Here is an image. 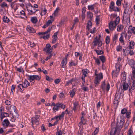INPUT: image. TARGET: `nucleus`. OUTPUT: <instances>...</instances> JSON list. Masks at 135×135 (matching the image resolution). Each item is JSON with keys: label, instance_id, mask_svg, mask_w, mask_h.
I'll use <instances>...</instances> for the list:
<instances>
[{"label": "nucleus", "instance_id": "7", "mask_svg": "<svg viewBox=\"0 0 135 135\" xmlns=\"http://www.w3.org/2000/svg\"><path fill=\"white\" fill-rule=\"evenodd\" d=\"M121 97V94L118 92L116 93L115 95L114 100V104H118L119 100Z\"/></svg>", "mask_w": 135, "mask_h": 135}, {"label": "nucleus", "instance_id": "35", "mask_svg": "<svg viewBox=\"0 0 135 135\" xmlns=\"http://www.w3.org/2000/svg\"><path fill=\"white\" fill-rule=\"evenodd\" d=\"M97 37H96L95 38V40L93 42V44H94V46H96L97 44H98L99 41V38L97 39Z\"/></svg>", "mask_w": 135, "mask_h": 135}, {"label": "nucleus", "instance_id": "5", "mask_svg": "<svg viewBox=\"0 0 135 135\" xmlns=\"http://www.w3.org/2000/svg\"><path fill=\"white\" fill-rule=\"evenodd\" d=\"M39 117V115H36L35 117L32 118L31 122L32 126L35 124L36 125L38 124L40 120Z\"/></svg>", "mask_w": 135, "mask_h": 135}, {"label": "nucleus", "instance_id": "11", "mask_svg": "<svg viewBox=\"0 0 135 135\" xmlns=\"http://www.w3.org/2000/svg\"><path fill=\"white\" fill-rule=\"evenodd\" d=\"M128 32L129 34L133 33V34L135 35V28L134 27H132L131 26H130L128 29Z\"/></svg>", "mask_w": 135, "mask_h": 135}, {"label": "nucleus", "instance_id": "40", "mask_svg": "<svg viewBox=\"0 0 135 135\" xmlns=\"http://www.w3.org/2000/svg\"><path fill=\"white\" fill-rule=\"evenodd\" d=\"M95 51H96L98 55L102 54L103 53V52L102 50H95Z\"/></svg>", "mask_w": 135, "mask_h": 135}, {"label": "nucleus", "instance_id": "61", "mask_svg": "<svg viewBox=\"0 0 135 135\" xmlns=\"http://www.w3.org/2000/svg\"><path fill=\"white\" fill-rule=\"evenodd\" d=\"M128 135H133V132L131 128H130L128 132Z\"/></svg>", "mask_w": 135, "mask_h": 135}, {"label": "nucleus", "instance_id": "41", "mask_svg": "<svg viewBox=\"0 0 135 135\" xmlns=\"http://www.w3.org/2000/svg\"><path fill=\"white\" fill-rule=\"evenodd\" d=\"M50 37V35L49 34H47L46 35H45L43 36H40V38H43L45 40H46L48 38H49Z\"/></svg>", "mask_w": 135, "mask_h": 135}, {"label": "nucleus", "instance_id": "21", "mask_svg": "<svg viewBox=\"0 0 135 135\" xmlns=\"http://www.w3.org/2000/svg\"><path fill=\"white\" fill-rule=\"evenodd\" d=\"M93 15V14L92 13L90 12H87V17L90 19V20H92Z\"/></svg>", "mask_w": 135, "mask_h": 135}, {"label": "nucleus", "instance_id": "49", "mask_svg": "<svg viewBox=\"0 0 135 135\" xmlns=\"http://www.w3.org/2000/svg\"><path fill=\"white\" fill-rule=\"evenodd\" d=\"M105 88L107 91H108L109 89L110 88V85L108 83L106 85H105Z\"/></svg>", "mask_w": 135, "mask_h": 135}, {"label": "nucleus", "instance_id": "63", "mask_svg": "<svg viewBox=\"0 0 135 135\" xmlns=\"http://www.w3.org/2000/svg\"><path fill=\"white\" fill-rule=\"evenodd\" d=\"M57 135H62V132L61 130H57Z\"/></svg>", "mask_w": 135, "mask_h": 135}, {"label": "nucleus", "instance_id": "8", "mask_svg": "<svg viewBox=\"0 0 135 135\" xmlns=\"http://www.w3.org/2000/svg\"><path fill=\"white\" fill-rule=\"evenodd\" d=\"M117 25L113 21H112L109 23V27L110 30L112 31L115 29Z\"/></svg>", "mask_w": 135, "mask_h": 135}, {"label": "nucleus", "instance_id": "54", "mask_svg": "<svg viewBox=\"0 0 135 135\" xmlns=\"http://www.w3.org/2000/svg\"><path fill=\"white\" fill-rule=\"evenodd\" d=\"M100 21V17L99 16H97L96 17V23L98 25L99 23V22Z\"/></svg>", "mask_w": 135, "mask_h": 135}, {"label": "nucleus", "instance_id": "47", "mask_svg": "<svg viewBox=\"0 0 135 135\" xmlns=\"http://www.w3.org/2000/svg\"><path fill=\"white\" fill-rule=\"evenodd\" d=\"M94 59H95V62L96 63H97V64L98 65H99L100 64V61L98 59L96 58L95 57H94Z\"/></svg>", "mask_w": 135, "mask_h": 135}, {"label": "nucleus", "instance_id": "48", "mask_svg": "<svg viewBox=\"0 0 135 135\" xmlns=\"http://www.w3.org/2000/svg\"><path fill=\"white\" fill-rule=\"evenodd\" d=\"M127 109L125 108H124L123 109L121 110V113L122 114H125L127 113Z\"/></svg>", "mask_w": 135, "mask_h": 135}, {"label": "nucleus", "instance_id": "32", "mask_svg": "<svg viewBox=\"0 0 135 135\" xmlns=\"http://www.w3.org/2000/svg\"><path fill=\"white\" fill-rule=\"evenodd\" d=\"M99 57L103 63L105 61V58L104 56H100Z\"/></svg>", "mask_w": 135, "mask_h": 135}, {"label": "nucleus", "instance_id": "57", "mask_svg": "<svg viewBox=\"0 0 135 135\" xmlns=\"http://www.w3.org/2000/svg\"><path fill=\"white\" fill-rule=\"evenodd\" d=\"M122 47L120 45L117 46V47L116 50L118 51H121Z\"/></svg>", "mask_w": 135, "mask_h": 135}, {"label": "nucleus", "instance_id": "64", "mask_svg": "<svg viewBox=\"0 0 135 135\" xmlns=\"http://www.w3.org/2000/svg\"><path fill=\"white\" fill-rule=\"evenodd\" d=\"M20 15L22 16H25V13L23 10H22L20 12Z\"/></svg>", "mask_w": 135, "mask_h": 135}, {"label": "nucleus", "instance_id": "26", "mask_svg": "<svg viewBox=\"0 0 135 135\" xmlns=\"http://www.w3.org/2000/svg\"><path fill=\"white\" fill-rule=\"evenodd\" d=\"M31 22L34 23H36L37 21V20L36 17H31Z\"/></svg>", "mask_w": 135, "mask_h": 135}, {"label": "nucleus", "instance_id": "29", "mask_svg": "<svg viewBox=\"0 0 135 135\" xmlns=\"http://www.w3.org/2000/svg\"><path fill=\"white\" fill-rule=\"evenodd\" d=\"M17 86L18 89L21 92H22L24 90V89H23L24 87H23L22 84H20Z\"/></svg>", "mask_w": 135, "mask_h": 135}, {"label": "nucleus", "instance_id": "56", "mask_svg": "<svg viewBox=\"0 0 135 135\" xmlns=\"http://www.w3.org/2000/svg\"><path fill=\"white\" fill-rule=\"evenodd\" d=\"M70 96L71 97H72L75 94V93L74 90L70 91Z\"/></svg>", "mask_w": 135, "mask_h": 135}, {"label": "nucleus", "instance_id": "13", "mask_svg": "<svg viewBox=\"0 0 135 135\" xmlns=\"http://www.w3.org/2000/svg\"><path fill=\"white\" fill-rule=\"evenodd\" d=\"M124 123V122H123L121 121L119 123V125H118L117 124L116 127L115 128V130L114 131V133H115L116 131H117L118 128H121L123 127Z\"/></svg>", "mask_w": 135, "mask_h": 135}, {"label": "nucleus", "instance_id": "53", "mask_svg": "<svg viewBox=\"0 0 135 135\" xmlns=\"http://www.w3.org/2000/svg\"><path fill=\"white\" fill-rule=\"evenodd\" d=\"M46 80L49 81H51L53 80V79L52 78H50L49 76L47 75L46 76Z\"/></svg>", "mask_w": 135, "mask_h": 135}, {"label": "nucleus", "instance_id": "44", "mask_svg": "<svg viewBox=\"0 0 135 135\" xmlns=\"http://www.w3.org/2000/svg\"><path fill=\"white\" fill-rule=\"evenodd\" d=\"M114 3L113 2H111L110 5L109 6L110 8L111 9V10L114 8Z\"/></svg>", "mask_w": 135, "mask_h": 135}, {"label": "nucleus", "instance_id": "62", "mask_svg": "<svg viewBox=\"0 0 135 135\" xmlns=\"http://www.w3.org/2000/svg\"><path fill=\"white\" fill-rule=\"evenodd\" d=\"M61 80L60 79H57L55 80L54 81L55 83L56 84H59L60 81Z\"/></svg>", "mask_w": 135, "mask_h": 135}, {"label": "nucleus", "instance_id": "9", "mask_svg": "<svg viewBox=\"0 0 135 135\" xmlns=\"http://www.w3.org/2000/svg\"><path fill=\"white\" fill-rule=\"evenodd\" d=\"M124 36L126 39H127V34H126L125 33L122 32L120 34V37L119 38V41L121 43L124 45V41L123 40Z\"/></svg>", "mask_w": 135, "mask_h": 135}, {"label": "nucleus", "instance_id": "10", "mask_svg": "<svg viewBox=\"0 0 135 135\" xmlns=\"http://www.w3.org/2000/svg\"><path fill=\"white\" fill-rule=\"evenodd\" d=\"M123 21L125 24H128L130 22V18L128 15H124L123 16Z\"/></svg>", "mask_w": 135, "mask_h": 135}, {"label": "nucleus", "instance_id": "43", "mask_svg": "<svg viewBox=\"0 0 135 135\" xmlns=\"http://www.w3.org/2000/svg\"><path fill=\"white\" fill-rule=\"evenodd\" d=\"M82 72H83V76H86V74H87V69H83L82 70Z\"/></svg>", "mask_w": 135, "mask_h": 135}, {"label": "nucleus", "instance_id": "31", "mask_svg": "<svg viewBox=\"0 0 135 135\" xmlns=\"http://www.w3.org/2000/svg\"><path fill=\"white\" fill-rule=\"evenodd\" d=\"M95 7V4L89 5L88 6V9L89 10H93Z\"/></svg>", "mask_w": 135, "mask_h": 135}, {"label": "nucleus", "instance_id": "1", "mask_svg": "<svg viewBox=\"0 0 135 135\" xmlns=\"http://www.w3.org/2000/svg\"><path fill=\"white\" fill-rule=\"evenodd\" d=\"M121 88L124 91L127 90L130 85V81L129 80L126 81H121Z\"/></svg>", "mask_w": 135, "mask_h": 135}, {"label": "nucleus", "instance_id": "14", "mask_svg": "<svg viewBox=\"0 0 135 135\" xmlns=\"http://www.w3.org/2000/svg\"><path fill=\"white\" fill-rule=\"evenodd\" d=\"M16 108L15 106L14 105H11V106H10L9 109V112H10V114H12V115H13V113H12V112H14L15 113H16Z\"/></svg>", "mask_w": 135, "mask_h": 135}, {"label": "nucleus", "instance_id": "36", "mask_svg": "<svg viewBox=\"0 0 135 135\" xmlns=\"http://www.w3.org/2000/svg\"><path fill=\"white\" fill-rule=\"evenodd\" d=\"M52 49L51 47L47 48H45V51L47 53L51 54L52 52Z\"/></svg>", "mask_w": 135, "mask_h": 135}, {"label": "nucleus", "instance_id": "23", "mask_svg": "<svg viewBox=\"0 0 135 135\" xmlns=\"http://www.w3.org/2000/svg\"><path fill=\"white\" fill-rule=\"evenodd\" d=\"M51 28V27H49L47 31L44 32H39L38 33V34L39 35H45L48 32H50Z\"/></svg>", "mask_w": 135, "mask_h": 135}, {"label": "nucleus", "instance_id": "51", "mask_svg": "<svg viewBox=\"0 0 135 135\" xmlns=\"http://www.w3.org/2000/svg\"><path fill=\"white\" fill-rule=\"evenodd\" d=\"M1 6L2 7L4 8L7 7V4L5 2H3L1 4Z\"/></svg>", "mask_w": 135, "mask_h": 135}, {"label": "nucleus", "instance_id": "20", "mask_svg": "<svg viewBox=\"0 0 135 135\" xmlns=\"http://www.w3.org/2000/svg\"><path fill=\"white\" fill-rule=\"evenodd\" d=\"M126 73L123 71L122 73L121 76V81L127 80L126 79Z\"/></svg>", "mask_w": 135, "mask_h": 135}, {"label": "nucleus", "instance_id": "39", "mask_svg": "<svg viewBox=\"0 0 135 135\" xmlns=\"http://www.w3.org/2000/svg\"><path fill=\"white\" fill-rule=\"evenodd\" d=\"M105 81H103L102 83V85L101 86V88L102 89L103 91H104L105 89Z\"/></svg>", "mask_w": 135, "mask_h": 135}, {"label": "nucleus", "instance_id": "58", "mask_svg": "<svg viewBox=\"0 0 135 135\" xmlns=\"http://www.w3.org/2000/svg\"><path fill=\"white\" fill-rule=\"evenodd\" d=\"M122 1L120 0H117L116 2L117 5L118 6H120L121 4V1Z\"/></svg>", "mask_w": 135, "mask_h": 135}, {"label": "nucleus", "instance_id": "27", "mask_svg": "<svg viewBox=\"0 0 135 135\" xmlns=\"http://www.w3.org/2000/svg\"><path fill=\"white\" fill-rule=\"evenodd\" d=\"M60 9L59 7L57 8L53 13L55 16L57 17L58 15V13L59 12Z\"/></svg>", "mask_w": 135, "mask_h": 135}, {"label": "nucleus", "instance_id": "19", "mask_svg": "<svg viewBox=\"0 0 135 135\" xmlns=\"http://www.w3.org/2000/svg\"><path fill=\"white\" fill-rule=\"evenodd\" d=\"M23 86L24 88H26L28 86H29L30 84L28 82L27 80H25L23 83Z\"/></svg>", "mask_w": 135, "mask_h": 135}, {"label": "nucleus", "instance_id": "59", "mask_svg": "<svg viewBox=\"0 0 135 135\" xmlns=\"http://www.w3.org/2000/svg\"><path fill=\"white\" fill-rule=\"evenodd\" d=\"M82 89L84 91H87L88 90V89L87 87H86L84 86V85H83V86L82 87Z\"/></svg>", "mask_w": 135, "mask_h": 135}, {"label": "nucleus", "instance_id": "3", "mask_svg": "<svg viewBox=\"0 0 135 135\" xmlns=\"http://www.w3.org/2000/svg\"><path fill=\"white\" fill-rule=\"evenodd\" d=\"M121 58L120 57L118 58V62L115 65V68H116V69L115 71H113V75L114 74V73H118L120 71V65L119 61H121Z\"/></svg>", "mask_w": 135, "mask_h": 135}, {"label": "nucleus", "instance_id": "38", "mask_svg": "<svg viewBox=\"0 0 135 135\" xmlns=\"http://www.w3.org/2000/svg\"><path fill=\"white\" fill-rule=\"evenodd\" d=\"M78 105V102H75L74 104V107L73 108V110L75 111L76 109V107Z\"/></svg>", "mask_w": 135, "mask_h": 135}, {"label": "nucleus", "instance_id": "45", "mask_svg": "<svg viewBox=\"0 0 135 135\" xmlns=\"http://www.w3.org/2000/svg\"><path fill=\"white\" fill-rule=\"evenodd\" d=\"M65 113L64 112H62L61 114L57 116V117L59 118V119H61L62 118H63L64 116Z\"/></svg>", "mask_w": 135, "mask_h": 135}, {"label": "nucleus", "instance_id": "17", "mask_svg": "<svg viewBox=\"0 0 135 135\" xmlns=\"http://www.w3.org/2000/svg\"><path fill=\"white\" fill-rule=\"evenodd\" d=\"M28 6L31 7L30 9H28V10L29 12H30L31 13V14H32L36 12V10L34 9V7L31 4H30Z\"/></svg>", "mask_w": 135, "mask_h": 135}, {"label": "nucleus", "instance_id": "25", "mask_svg": "<svg viewBox=\"0 0 135 135\" xmlns=\"http://www.w3.org/2000/svg\"><path fill=\"white\" fill-rule=\"evenodd\" d=\"M8 116V114L7 113L5 112L2 113L1 114V119L2 120V119H3V118L6 117Z\"/></svg>", "mask_w": 135, "mask_h": 135}, {"label": "nucleus", "instance_id": "4", "mask_svg": "<svg viewBox=\"0 0 135 135\" xmlns=\"http://www.w3.org/2000/svg\"><path fill=\"white\" fill-rule=\"evenodd\" d=\"M28 80L30 82L32 81H33L34 80H39L41 79V77L38 75H31L28 76Z\"/></svg>", "mask_w": 135, "mask_h": 135}, {"label": "nucleus", "instance_id": "33", "mask_svg": "<svg viewBox=\"0 0 135 135\" xmlns=\"http://www.w3.org/2000/svg\"><path fill=\"white\" fill-rule=\"evenodd\" d=\"M120 21V18L119 17H117L115 20L114 21H113L114 23H115L117 25L119 23Z\"/></svg>", "mask_w": 135, "mask_h": 135}, {"label": "nucleus", "instance_id": "37", "mask_svg": "<svg viewBox=\"0 0 135 135\" xmlns=\"http://www.w3.org/2000/svg\"><path fill=\"white\" fill-rule=\"evenodd\" d=\"M131 76L132 79L133 80H135V69H133L132 75Z\"/></svg>", "mask_w": 135, "mask_h": 135}, {"label": "nucleus", "instance_id": "60", "mask_svg": "<svg viewBox=\"0 0 135 135\" xmlns=\"http://www.w3.org/2000/svg\"><path fill=\"white\" fill-rule=\"evenodd\" d=\"M56 17V16H55L54 15V14L53 13L52 15V16H50V19H51V21H53L55 19V17Z\"/></svg>", "mask_w": 135, "mask_h": 135}, {"label": "nucleus", "instance_id": "24", "mask_svg": "<svg viewBox=\"0 0 135 135\" xmlns=\"http://www.w3.org/2000/svg\"><path fill=\"white\" fill-rule=\"evenodd\" d=\"M135 88V80H133L132 82V84L131 88L129 89V91L131 92Z\"/></svg>", "mask_w": 135, "mask_h": 135}, {"label": "nucleus", "instance_id": "46", "mask_svg": "<svg viewBox=\"0 0 135 135\" xmlns=\"http://www.w3.org/2000/svg\"><path fill=\"white\" fill-rule=\"evenodd\" d=\"M118 37V35L116 34L114 35V36L113 37V41H115V42L116 41V40L117 39Z\"/></svg>", "mask_w": 135, "mask_h": 135}, {"label": "nucleus", "instance_id": "28", "mask_svg": "<svg viewBox=\"0 0 135 135\" xmlns=\"http://www.w3.org/2000/svg\"><path fill=\"white\" fill-rule=\"evenodd\" d=\"M47 10L45 8H44L43 9H42V11L40 13V14L42 16L45 15L46 13Z\"/></svg>", "mask_w": 135, "mask_h": 135}, {"label": "nucleus", "instance_id": "42", "mask_svg": "<svg viewBox=\"0 0 135 135\" xmlns=\"http://www.w3.org/2000/svg\"><path fill=\"white\" fill-rule=\"evenodd\" d=\"M134 45V42L133 41H131L130 42V45L129 46V48L130 49H131L133 48V47Z\"/></svg>", "mask_w": 135, "mask_h": 135}, {"label": "nucleus", "instance_id": "50", "mask_svg": "<svg viewBox=\"0 0 135 135\" xmlns=\"http://www.w3.org/2000/svg\"><path fill=\"white\" fill-rule=\"evenodd\" d=\"M69 64L70 66H75L76 65L77 63L74 62L73 61H71L69 62Z\"/></svg>", "mask_w": 135, "mask_h": 135}, {"label": "nucleus", "instance_id": "2", "mask_svg": "<svg viewBox=\"0 0 135 135\" xmlns=\"http://www.w3.org/2000/svg\"><path fill=\"white\" fill-rule=\"evenodd\" d=\"M60 107L64 109L65 107V105H64L62 103H57L56 104L55 106L53 108V110L55 112L56 111H55V110H58Z\"/></svg>", "mask_w": 135, "mask_h": 135}, {"label": "nucleus", "instance_id": "30", "mask_svg": "<svg viewBox=\"0 0 135 135\" xmlns=\"http://www.w3.org/2000/svg\"><path fill=\"white\" fill-rule=\"evenodd\" d=\"M123 26L121 25L118 26L117 28V30L118 31H121L123 29Z\"/></svg>", "mask_w": 135, "mask_h": 135}, {"label": "nucleus", "instance_id": "52", "mask_svg": "<svg viewBox=\"0 0 135 135\" xmlns=\"http://www.w3.org/2000/svg\"><path fill=\"white\" fill-rule=\"evenodd\" d=\"M110 11H115L119 12L120 11V9L117 7H114V8L112 9V10H110Z\"/></svg>", "mask_w": 135, "mask_h": 135}, {"label": "nucleus", "instance_id": "55", "mask_svg": "<svg viewBox=\"0 0 135 135\" xmlns=\"http://www.w3.org/2000/svg\"><path fill=\"white\" fill-rule=\"evenodd\" d=\"M110 42V38L108 36H107L105 38V42L106 44H108Z\"/></svg>", "mask_w": 135, "mask_h": 135}, {"label": "nucleus", "instance_id": "18", "mask_svg": "<svg viewBox=\"0 0 135 135\" xmlns=\"http://www.w3.org/2000/svg\"><path fill=\"white\" fill-rule=\"evenodd\" d=\"M86 123V120L83 118V116H82L81 118V121L79 123V126L80 127L83 124H85Z\"/></svg>", "mask_w": 135, "mask_h": 135}, {"label": "nucleus", "instance_id": "34", "mask_svg": "<svg viewBox=\"0 0 135 135\" xmlns=\"http://www.w3.org/2000/svg\"><path fill=\"white\" fill-rule=\"evenodd\" d=\"M3 21L4 22L8 23L9 21V19L6 16H4L3 18Z\"/></svg>", "mask_w": 135, "mask_h": 135}, {"label": "nucleus", "instance_id": "22", "mask_svg": "<svg viewBox=\"0 0 135 135\" xmlns=\"http://www.w3.org/2000/svg\"><path fill=\"white\" fill-rule=\"evenodd\" d=\"M92 20H89V21L87 23V25L86 26V29L89 31L92 27V23L91 22Z\"/></svg>", "mask_w": 135, "mask_h": 135}, {"label": "nucleus", "instance_id": "6", "mask_svg": "<svg viewBox=\"0 0 135 135\" xmlns=\"http://www.w3.org/2000/svg\"><path fill=\"white\" fill-rule=\"evenodd\" d=\"M95 76V80L94 83L96 84H98L100 82V79L103 78L102 74L100 73Z\"/></svg>", "mask_w": 135, "mask_h": 135}, {"label": "nucleus", "instance_id": "15", "mask_svg": "<svg viewBox=\"0 0 135 135\" xmlns=\"http://www.w3.org/2000/svg\"><path fill=\"white\" fill-rule=\"evenodd\" d=\"M27 30L30 33H35L36 32V31L34 29L30 26H27Z\"/></svg>", "mask_w": 135, "mask_h": 135}, {"label": "nucleus", "instance_id": "16", "mask_svg": "<svg viewBox=\"0 0 135 135\" xmlns=\"http://www.w3.org/2000/svg\"><path fill=\"white\" fill-rule=\"evenodd\" d=\"M67 63V57H66L65 59H63L61 62V66L62 68H64L65 67L66 64Z\"/></svg>", "mask_w": 135, "mask_h": 135}, {"label": "nucleus", "instance_id": "12", "mask_svg": "<svg viewBox=\"0 0 135 135\" xmlns=\"http://www.w3.org/2000/svg\"><path fill=\"white\" fill-rule=\"evenodd\" d=\"M9 124V122L8 119H5L2 123V124L4 127H7Z\"/></svg>", "mask_w": 135, "mask_h": 135}]
</instances>
